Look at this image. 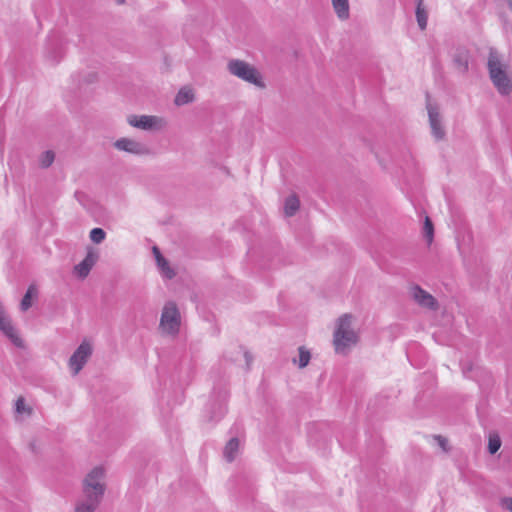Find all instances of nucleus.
I'll list each match as a JSON object with an SVG mask.
<instances>
[{"label": "nucleus", "mask_w": 512, "mask_h": 512, "mask_svg": "<svg viewBox=\"0 0 512 512\" xmlns=\"http://www.w3.org/2000/svg\"><path fill=\"white\" fill-rule=\"evenodd\" d=\"M487 67L490 79L498 92L502 95H509L512 92L509 67L501 61L498 53L494 50H491L489 53Z\"/></svg>", "instance_id": "obj_1"}, {"label": "nucleus", "mask_w": 512, "mask_h": 512, "mask_svg": "<svg viewBox=\"0 0 512 512\" xmlns=\"http://www.w3.org/2000/svg\"><path fill=\"white\" fill-rule=\"evenodd\" d=\"M351 323L352 317L348 314H345L338 319L333 339L335 350L338 353H343L358 341L357 334L351 329Z\"/></svg>", "instance_id": "obj_2"}, {"label": "nucleus", "mask_w": 512, "mask_h": 512, "mask_svg": "<svg viewBox=\"0 0 512 512\" xmlns=\"http://www.w3.org/2000/svg\"><path fill=\"white\" fill-rule=\"evenodd\" d=\"M228 70L234 76L254 84L258 87H263L262 78L260 73L250 64L242 60H231L228 63Z\"/></svg>", "instance_id": "obj_3"}, {"label": "nucleus", "mask_w": 512, "mask_h": 512, "mask_svg": "<svg viewBox=\"0 0 512 512\" xmlns=\"http://www.w3.org/2000/svg\"><path fill=\"white\" fill-rule=\"evenodd\" d=\"M103 478L104 469L101 467H95L86 476L84 480V493L87 498L91 499L93 497L96 498V502H100L105 491V486L102 482Z\"/></svg>", "instance_id": "obj_4"}, {"label": "nucleus", "mask_w": 512, "mask_h": 512, "mask_svg": "<svg viewBox=\"0 0 512 512\" xmlns=\"http://www.w3.org/2000/svg\"><path fill=\"white\" fill-rule=\"evenodd\" d=\"M180 327V313L176 305L172 302L167 303L162 311L160 319V328L163 333L175 335Z\"/></svg>", "instance_id": "obj_5"}, {"label": "nucleus", "mask_w": 512, "mask_h": 512, "mask_svg": "<svg viewBox=\"0 0 512 512\" xmlns=\"http://www.w3.org/2000/svg\"><path fill=\"white\" fill-rule=\"evenodd\" d=\"M91 354V344L84 340L69 359V366L73 370L74 375L80 372Z\"/></svg>", "instance_id": "obj_6"}, {"label": "nucleus", "mask_w": 512, "mask_h": 512, "mask_svg": "<svg viewBox=\"0 0 512 512\" xmlns=\"http://www.w3.org/2000/svg\"><path fill=\"white\" fill-rule=\"evenodd\" d=\"M128 123L133 127L143 129V130L159 129L163 125V121L161 118L156 117V116H147V115L129 116Z\"/></svg>", "instance_id": "obj_7"}, {"label": "nucleus", "mask_w": 512, "mask_h": 512, "mask_svg": "<svg viewBox=\"0 0 512 512\" xmlns=\"http://www.w3.org/2000/svg\"><path fill=\"white\" fill-rule=\"evenodd\" d=\"M413 299L422 307L436 310L438 304L436 299L427 291L423 290L419 286H415L411 289Z\"/></svg>", "instance_id": "obj_8"}, {"label": "nucleus", "mask_w": 512, "mask_h": 512, "mask_svg": "<svg viewBox=\"0 0 512 512\" xmlns=\"http://www.w3.org/2000/svg\"><path fill=\"white\" fill-rule=\"evenodd\" d=\"M98 259V253L96 251H88L86 257L82 262L75 266L74 271L80 278H85L91 268L95 265Z\"/></svg>", "instance_id": "obj_9"}, {"label": "nucleus", "mask_w": 512, "mask_h": 512, "mask_svg": "<svg viewBox=\"0 0 512 512\" xmlns=\"http://www.w3.org/2000/svg\"><path fill=\"white\" fill-rule=\"evenodd\" d=\"M115 146L119 150H124V151L134 153V154H142V153L146 152V149L143 145H141L140 143H138L134 140L127 139V138H122V139L116 141Z\"/></svg>", "instance_id": "obj_10"}, {"label": "nucleus", "mask_w": 512, "mask_h": 512, "mask_svg": "<svg viewBox=\"0 0 512 512\" xmlns=\"http://www.w3.org/2000/svg\"><path fill=\"white\" fill-rule=\"evenodd\" d=\"M333 9L340 20H347L350 16L349 0H331Z\"/></svg>", "instance_id": "obj_11"}, {"label": "nucleus", "mask_w": 512, "mask_h": 512, "mask_svg": "<svg viewBox=\"0 0 512 512\" xmlns=\"http://www.w3.org/2000/svg\"><path fill=\"white\" fill-rule=\"evenodd\" d=\"M428 114H429V121H430V125H431L432 132H433L434 136L437 139L443 138L444 131L442 130V128L440 126L438 112L434 108L429 107Z\"/></svg>", "instance_id": "obj_12"}, {"label": "nucleus", "mask_w": 512, "mask_h": 512, "mask_svg": "<svg viewBox=\"0 0 512 512\" xmlns=\"http://www.w3.org/2000/svg\"><path fill=\"white\" fill-rule=\"evenodd\" d=\"M153 253L155 255L157 264H158L159 268L161 269L163 275L168 279L173 278L175 276L173 269L169 266V263L167 262V260L161 255V253L157 247H153Z\"/></svg>", "instance_id": "obj_13"}, {"label": "nucleus", "mask_w": 512, "mask_h": 512, "mask_svg": "<svg viewBox=\"0 0 512 512\" xmlns=\"http://www.w3.org/2000/svg\"><path fill=\"white\" fill-rule=\"evenodd\" d=\"M194 99V92L190 87H183L179 90L175 97V104L178 106L192 102Z\"/></svg>", "instance_id": "obj_14"}, {"label": "nucleus", "mask_w": 512, "mask_h": 512, "mask_svg": "<svg viewBox=\"0 0 512 512\" xmlns=\"http://www.w3.org/2000/svg\"><path fill=\"white\" fill-rule=\"evenodd\" d=\"M37 293L38 291L35 285H30L28 287V290L20 304L21 310L26 311L32 306V298L36 297Z\"/></svg>", "instance_id": "obj_15"}, {"label": "nucleus", "mask_w": 512, "mask_h": 512, "mask_svg": "<svg viewBox=\"0 0 512 512\" xmlns=\"http://www.w3.org/2000/svg\"><path fill=\"white\" fill-rule=\"evenodd\" d=\"M299 199L295 195L289 196L284 205V212L287 216H292L299 209Z\"/></svg>", "instance_id": "obj_16"}, {"label": "nucleus", "mask_w": 512, "mask_h": 512, "mask_svg": "<svg viewBox=\"0 0 512 512\" xmlns=\"http://www.w3.org/2000/svg\"><path fill=\"white\" fill-rule=\"evenodd\" d=\"M238 448H239V441L236 438L231 439L227 443L225 450H224V455L229 462L234 460L235 454L238 451Z\"/></svg>", "instance_id": "obj_17"}, {"label": "nucleus", "mask_w": 512, "mask_h": 512, "mask_svg": "<svg viewBox=\"0 0 512 512\" xmlns=\"http://www.w3.org/2000/svg\"><path fill=\"white\" fill-rule=\"evenodd\" d=\"M423 0H419L417 9H416V17L419 27L424 30L427 26V13L422 5Z\"/></svg>", "instance_id": "obj_18"}, {"label": "nucleus", "mask_w": 512, "mask_h": 512, "mask_svg": "<svg viewBox=\"0 0 512 512\" xmlns=\"http://www.w3.org/2000/svg\"><path fill=\"white\" fill-rule=\"evenodd\" d=\"M98 504L99 502H96V498H87V503L79 504L75 512H93Z\"/></svg>", "instance_id": "obj_19"}, {"label": "nucleus", "mask_w": 512, "mask_h": 512, "mask_svg": "<svg viewBox=\"0 0 512 512\" xmlns=\"http://www.w3.org/2000/svg\"><path fill=\"white\" fill-rule=\"evenodd\" d=\"M501 446L500 437L496 434H491L489 436L488 449L491 454L496 453Z\"/></svg>", "instance_id": "obj_20"}, {"label": "nucleus", "mask_w": 512, "mask_h": 512, "mask_svg": "<svg viewBox=\"0 0 512 512\" xmlns=\"http://www.w3.org/2000/svg\"><path fill=\"white\" fill-rule=\"evenodd\" d=\"M106 233L101 228H94L90 231V239L92 242L99 244L105 239Z\"/></svg>", "instance_id": "obj_21"}, {"label": "nucleus", "mask_w": 512, "mask_h": 512, "mask_svg": "<svg viewBox=\"0 0 512 512\" xmlns=\"http://www.w3.org/2000/svg\"><path fill=\"white\" fill-rule=\"evenodd\" d=\"M310 352L304 347L299 348V367L304 368L310 361Z\"/></svg>", "instance_id": "obj_22"}, {"label": "nucleus", "mask_w": 512, "mask_h": 512, "mask_svg": "<svg viewBox=\"0 0 512 512\" xmlns=\"http://www.w3.org/2000/svg\"><path fill=\"white\" fill-rule=\"evenodd\" d=\"M54 158H55L54 152H52V151L44 152L40 158L41 166L44 168L49 167L53 163Z\"/></svg>", "instance_id": "obj_23"}, {"label": "nucleus", "mask_w": 512, "mask_h": 512, "mask_svg": "<svg viewBox=\"0 0 512 512\" xmlns=\"http://www.w3.org/2000/svg\"><path fill=\"white\" fill-rule=\"evenodd\" d=\"M433 233H434L433 223L430 220V218L427 216L425 218V222H424V234L427 237L429 243L433 239Z\"/></svg>", "instance_id": "obj_24"}, {"label": "nucleus", "mask_w": 512, "mask_h": 512, "mask_svg": "<svg viewBox=\"0 0 512 512\" xmlns=\"http://www.w3.org/2000/svg\"><path fill=\"white\" fill-rule=\"evenodd\" d=\"M16 411L17 413H20V414H28L30 415L32 410L30 407H28L26 404H25V400L23 397H19L16 401Z\"/></svg>", "instance_id": "obj_25"}, {"label": "nucleus", "mask_w": 512, "mask_h": 512, "mask_svg": "<svg viewBox=\"0 0 512 512\" xmlns=\"http://www.w3.org/2000/svg\"><path fill=\"white\" fill-rule=\"evenodd\" d=\"M436 439H437L439 445L441 446V448L444 451H447V440L445 438H443L442 436H437Z\"/></svg>", "instance_id": "obj_26"}, {"label": "nucleus", "mask_w": 512, "mask_h": 512, "mask_svg": "<svg viewBox=\"0 0 512 512\" xmlns=\"http://www.w3.org/2000/svg\"><path fill=\"white\" fill-rule=\"evenodd\" d=\"M503 505L504 507L509 510L510 512H512V498H506L503 500Z\"/></svg>", "instance_id": "obj_27"}, {"label": "nucleus", "mask_w": 512, "mask_h": 512, "mask_svg": "<svg viewBox=\"0 0 512 512\" xmlns=\"http://www.w3.org/2000/svg\"><path fill=\"white\" fill-rule=\"evenodd\" d=\"M509 8L512 10V0H508Z\"/></svg>", "instance_id": "obj_28"}, {"label": "nucleus", "mask_w": 512, "mask_h": 512, "mask_svg": "<svg viewBox=\"0 0 512 512\" xmlns=\"http://www.w3.org/2000/svg\"><path fill=\"white\" fill-rule=\"evenodd\" d=\"M117 2H118L119 4H122V3L124 2V0H117Z\"/></svg>", "instance_id": "obj_29"}]
</instances>
